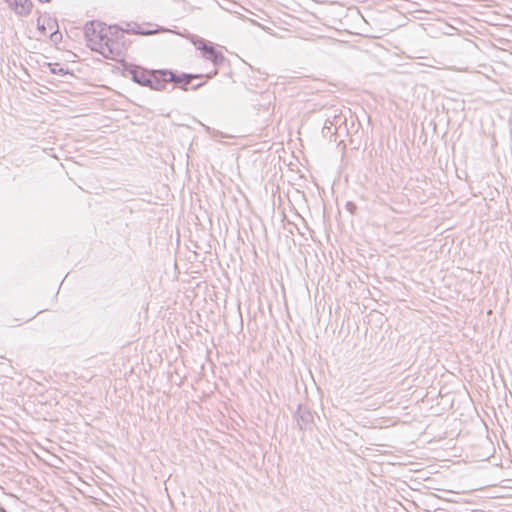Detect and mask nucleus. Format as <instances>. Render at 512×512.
I'll return each mask as SVG.
<instances>
[{"instance_id": "obj_1", "label": "nucleus", "mask_w": 512, "mask_h": 512, "mask_svg": "<svg viewBox=\"0 0 512 512\" xmlns=\"http://www.w3.org/2000/svg\"><path fill=\"white\" fill-rule=\"evenodd\" d=\"M108 37L104 44V58L118 61L120 58L125 56L127 49L126 39L122 26L114 24L109 25Z\"/></svg>"}, {"instance_id": "obj_2", "label": "nucleus", "mask_w": 512, "mask_h": 512, "mask_svg": "<svg viewBox=\"0 0 512 512\" xmlns=\"http://www.w3.org/2000/svg\"><path fill=\"white\" fill-rule=\"evenodd\" d=\"M109 25L97 21L92 20L85 24L84 26V36L87 42V46L92 50L104 57V44L105 40L108 37Z\"/></svg>"}, {"instance_id": "obj_3", "label": "nucleus", "mask_w": 512, "mask_h": 512, "mask_svg": "<svg viewBox=\"0 0 512 512\" xmlns=\"http://www.w3.org/2000/svg\"><path fill=\"white\" fill-rule=\"evenodd\" d=\"M199 79H203L201 73H187L170 69L168 80H170L169 82L173 84V88H177L182 91H197L206 84L205 81L193 84L194 80Z\"/></svg>"}, {"instance_id": "obj_4", "label": "nucleus", "mask_w": 512, "mask_h": 512, "mask_svg": "<svg viewBox=\"0 0 512 512\" xmlns=\"http://www.w3.org/2000/svg\"><path fill=\"white\" fill-rule=\"evenodd\" d=\"M194 45L200 51L201 56L210 61L215 67H221L228 61L224 54L216 48L215 44L208 40L198 38Z\"/></svg>"}, {"instance_id": "obj_5", "label": "nucleus", "mask_w": 512, "mask_h": 512, "mask_svg": "<svg viewBox=\"0 0 512 512\" xmlns=\"http://www.w3.org/2000/svg\"><path fill=\"white\" fill-rule=\"evenodd\" d=\"M318 112L324 120V125H332L336 128H341L343 125L346 127L347 117L343 114L341 108L334 105L323 106Z\"/></svg>"}, {"instance_id": "obj_6", "label": "nucleus", "mask_w": 512, "mask_h": 512, "mask_svg": "<svg viewBox=\"0 0 512 512\" xmlns=\"http://www.w3.org/2000/svg\"><path fill=\"white\" fill-rule=\"evenodd\" d=\"M170 69H150L145 87L154 91H165L169 79Z\"/></svg>"}, {"instance_id": "obj_7", "label": "nucleus", "mask_w": 512, "mask_h": 512, "mask_svg": "<svg viewBox=\"0 0 512 512\" xmlns=\"http://www.w3.org/2000/svg\"><path fill=\"white\" fill-rule=\"evenodd\" d=\"M147 25L153 26L154 28L144 29L137 22H133V21L126 22L125 27H122V31L124 33L141 35V36H151V35H155V34H159V33H166V32L171 31L170 29H168L164 26H160L158 24L147 23Z\"/></svg>"}, {"instance_id": "obj_8", "label": "nucleus", "mask_w": 512, "mask_h": 512, "mask_svg": "<svg viewBox=\"0 0 512 512\" xmlns=\"http://www.w3.org/2000/svg\"><path fill=\"white\" fill-rule=\"evenodd\" d=\"M149 71L150 69L148 68H144L132 63H127L123 67L124 76H129L134 83L143 87H145Z\"/></svg>"}, {"instance_id": "obj_9", "label": "nucleus", "mask_w": 512, "mask_h": 512, "mask_svg": "<svg viewBox=\"0 0 512 512\" xmlns=\"http://www.w3.org/2000/svg\"><path fill=\"white\" fill-rule=\"evenodd\" d=\"M297 421V426L302 431H312L314 424V414L307 407L299 404L294 414Z\"/></svg>"}, {"instance_id": "obj_10", "label": "nucleus", "mask_w": 512, "mask_h": 512, "mask_svg": "<svg viewBox=\"0 0 512 512\" xmlns=\"http://www.w3.org/2000/svg\"><path fill=\"white\" fill-rule=\"evenodd\" d=\"M18 16H28L33 8L31 0H4Z\"/></svg>"}, {"instance_id": "obj_11", "label": "nucleus", "mask_w": 512, "mask_h": 512, "mask_svg": "<svg viewBox=\"0 0 512 512\" xmlns=\"http://www.w3.org/2000/svg\"><path fill=\"white\" fill-rule=\"evenodd\" d=\"M340 128H336L332 125H323L322 127V136L324 138H328L330 141H337V133Z\"/></svg>"}, {"instance_id": "obj_12", "label": "nucleus", "mask_w": 512, "mask_h": 512, "mask_svg": "<svg viewBox=\"0 0 512 512\" xmlns=\"http://www.w3.org/2000/svg\"><path fill=\"white\" fill-rule=\"evenodd\" d=\"M54 25H56V20H52L50 17L47 19L46 23H42L40 17L37 19V29L42 35H46L47 27L52 29Z\"/></svg>"}, {"instance_id": "obj_13", "label": "nucleus", "mask_w": 512, "mask_h": 512, "mask_svg": "<svg viewBox=\"0 0 512 512\" xmlns=\"http://www.w3.org/2000/svg\"><path fill=\"white\" fill-rule=\"evenodd\" d=\"M52 74L56 75H65L67 74V70L64 69L59 63H47L46 64Z\"/></svg>"}, {"instance_id": "obj_14", "label": "nucleus", "mask_w": 512, "mask_h": 512, "mask_svg": "<svg viewBox=\"0 0 512 512\" xmlns=\"http://www.w3.org/2000/svg\"><path fill=\"white\" fill-rule=\"evenodd\" d=\"M49 38L53 43L57 44L62 40V33L58 29H56L55 31L50 33Z\"/></svg>"}, {"instance_id": "obj_15", "label": "nucleus", "mask_w": 512, "mask_h": 512, "mask_svg": "<svg viewBox=\"0 0 512 512\" xmlns=\"http://www.w3.org/2000/svg\"><path fill=\"white\" fill-rule=\"evenodd\" d=\"M345 208L352 215L355 214L356 211H357V205L354 202H352V201H348L345 204Z\"/></svg>"}, {"instance_id": "obj_16", "label": "nucleus", "mask_w": 512, "mask_h": 512, "mask_svg": "<svg viewBox=\"0 0 512 512\" xmlns=\"http://www.w3.org/2000/svg\"><path fill=\"white\" fill-rule=\"evenodd\" d=\"M217 74H218V67H215V69L213 71L206 73V74H202V76H203V78H206V79H212Z\"/></svg>"}, {"instance_id": "obj_17", "label": "nucleus", "mask_w": 512, "mask_h": 512, "mask_svg": "<svg viewBox=\"0 0 512 512\" xmlns=\"http://www.w3.org/2000/svg\"><path fill=\"white\" fill-rule=\"evenodd\" d=\"M217 74H218V67H215V69L213 71L206 73V74H202V76H203V78H206V79H212Z\"/></svg>"}, {"instance_id": "obj_18", "label": "nucleus", "mask_w": 512, "mask_h": 512, "mask_svg": "<svg viewBox=\"0 0 512 512\" xmlns=\"http://www.w3.org/2000/svg\"><path fill=\"white\" fill-rule=\"evenodd\" d=\"M40 2H50L51 0H39Z\"/></svg>"}]
</instances>
